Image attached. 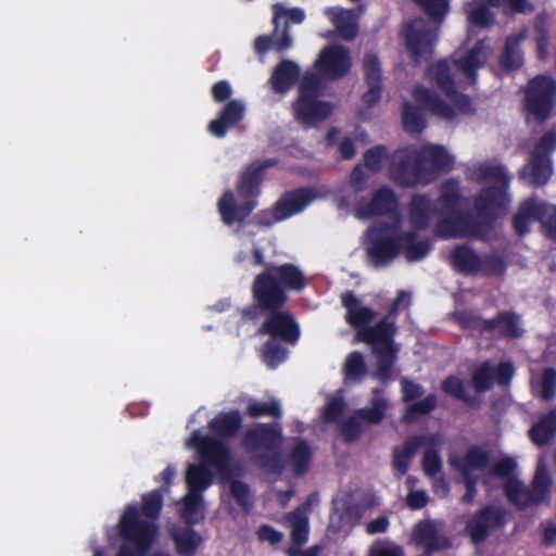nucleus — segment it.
<instances>
[{
  "instance_id": "obj_1",
  "label": "nucleus",
  "mask_w": 556,
  "mask_h": 556,
  "mask_svg": "<svg viewBox=\"0 0 556 556\" xmlns=\"http://www.w3.org/2000/svg\"><path fill=\"white\" fill-rule=\"evenodd\" d=\"M459 188L454 180L442 185L440 198L434 205L425 195L413 198L407 219L394 217L390 225L368 230V254L377 267L391 262L400 251L409 261H419L430 251V242L421 237L432 217L438 215L435 231L443 238L465 237L476 232L469 218L458 212Z\"/></svg>"
},
{
  "instance_id": "obj_2",
  "label": "nucleus",
  "mask_w": 556,
  "mask_h": 556,
  "mask_svg": "<svg viewBox=\"0 0 556 556\" xmlns=\"http://www.w3.org/2000/svg\"><path fill=\"white\" fill-rule=\"evenodd\" d=\"M465 12L469 23L465 47L456 52L452 64L440 61L428 71L429 79L435 83L443 98L422 86H417L413 91L414 100L424 111L445 119L469 110V99L457 92L455 86L473 84L477 70L483 66L492 54L485 38L470 46L473 27L485 28L493 24L494 14L490 7L484 0H471L465 4Z\"/></svg>"
},
{
  "instance_id": "obj_3",
  "label": "nucleus",
  "mask_w": 556,
  "mask_h": 556,
  "mask_svg": "<svg viewBox=\"0 0 556 556\" xmlns=\"http://www.w3.org/2000/svg\"><path fill=\"white\" fill-rule=\"evenodd\" d=\"M186 445L197 448L202 458L201 464L188 466L186 472L188 492L182 498L180 509V515L186 522L195 523L203 519L202 493L212 484V475L207 467L224 475L227 469L228 450L222 442L203 437L199 431L192 433Z\"/></svg>"
},
{
  "instance_id": "obj_4",
  "label": "nucleus",
  "mask_w": 556,
  "mask_h": 556,
  "mask_svg": "<svg viewBox=\"0 0 556 556\" xmlns=\"http://www.w3.org/2000/svg\"><path fill=\"white\" fill-rule=\"evenodd\" d=\"M342 303L346 308L348 323L359 327L354 342H365L372 348L377 357V376L387 379L397 352L393 344L394 323L386 318L375 327H362L372 320L374 312L363 306L352 293L342 294Z\"/></svg>"
},
{
  "instance_id": "obj_5",
  "label": "nucleus",
  "mask_w": 556,
  "mask_h": 556,
  "mask_svg": "<svg viewBox=\"0 0 556 556\" xmlns=\"http://www.w3.org/2000/svg\"><path fill=\"white\" fill-rule=\"evenodd\" d=\"M391 178L404 186L432 181L441 170L453 167L454 156L440 144L400 149L393 155Z\"/></svg>"
},
{
  "instance_id": "obj_6",
  "label": "nucleus",
  "mask_w": 556,
  "mask_h": 556,
  "mask_svg": "<svg viewBox=\"0 0 556 556\" xmlns=\"http://www.w3.org/2000/svg\"><path fill=\"white\" fill-rule=\"evenodd\" d=\"M142 503V514L136 507L128 506L121 518V535L135 547V552L124 545L118 556H143L156 540L154 521L162 508V495L153 491L143 496Z\"/></svg>"
},
{
  "instance_id": "obj_7",
  "label": "nucleus",
  "mask_w": 556,
  "mask_h": 556,
  "mask_svg": "<svg viewBox=\"0 0 556 556\" xmlns=\"http://www.w3.org/2000/svg\"><path fill=\"white\" fill-rule=\"evenodd\" d=\"M516 467L513 458L501 459L494 465V470L489 472L485 486L494 489L503 485L507 498L519 508L545 501L552 488L545 467L542 464L538 466L531 490L518 479Z\"/></svg>"
},
{
  "instance_id": "obj_8",
  "label": "nucleus",
  "mask_w": 556,
  "mask_h": 556,
  "mask_svg": "<svg viewBox=\"0 0 556 556\" xmlns=\"http://www.w3.org/2000/svg\"><path fill=\"white\" fill-rule=\"evenodd\" d=\"M471 180L488 185L476 198L475 208L482 217H496L507 210L509 199L506 194L508 176L498 164L481 163L468 170Z\"/></svg>"
},
{
  "instance_id": "obj_9",
  "label": "nucleus",
  "mask_w": 556,
  "mask_h": 556,
  "mask_svg": "<svg viewBox=\"0 0 556 556\" xmlns=\"http://www.w3.org/2000/svg\"><path fill=\"white\" fill-rule=\"evenodd\" d=\"M305 286L302 271L293 265L271 266L257 275L253 282V293L260 305L275 309L286 300V290H300Z\"/></svg>"
},
{
  "instance_id": "obj_10",
  "label": "nucleus",
  "mask_w": 556,
  "mask_h": 556,
  "mask_svg": "<svg viewBox=\"0 0 556 556\" xmlns=\"http://www.w3.org/2000/svg\"><path fill=\"white\" fill-rule=\"evenodd\" d=\"M271 165L269 161L262 164H252L242 175L239 182V194L244 199L242 203L237 204L230 191L223 194L218 201V211L225 224L231 225L235 222H241L251 213L255 202L250 198L256 194L262 170Z\"/></svg>"
},
{
  "instance_id": "obj_11",
  "label": "nucleus",
  "mask_w": 556,
  "mask_h": 556,
  "mask_svg": "<svg viewBox=\"0 0 556 556\" xmlns=\"http://www.w3.org/2000/svg\"><path fill=\"white\" fill-rule=\"evenodd\" d=\"M321 88V78L316 74L308 73L303 77L298 99L293 103L295 118L302 124L313 126L331 114L330 103L319 99Z\"/></svg>"
},
{
  "instance_id": "obj_12",
  "label": "nucleus",
  "mask_w": 556,
  "mask_h": 556,
  "mask_svg": "<svg viewBox=\"0 0 556 556\" xmlns=\"http://www.w3.org/2000/svg\"><path fill=\"white\" fill-rule=\"evenodd\" d=\"M261 333H268L271 338L263 351V359L270 368H275L286 358V351L278 344L277 338L286 342H295L299 329L292 317L282 311L273 312L260 329Z\"/></svg>"
},
{
  "instance_id": "obj_13",
  "label": "nucleus",
  "mask_w": 556,
  "mask_h": 556,
  "mask_svg": "<svg viewBox=\"0 0 556 556\" xmlns=\"http://www.w3.org/2000/svg\"><path fill=\"white\" fill-rule=\"evenodd\" d=\"M281 442L280 432L266 426H258L250 430L244 439V445L248 450L262 451V454L256 456L257 462L268 472H281L285 468V463L277 455Z\"/></svg>"
},
{
  "instance_id": "obj_14",
  "label": "nucleus",
  "mask_w": 556,
  "mask_h": 556,
  "mask_svg": "<svg viewBox=\"0 0 556 556\" xmlns=\"http://www.w3.org/2000/svg\"><path fill=\"white\" fill-rule=\"evenodd\" d=\"M535 220H541L547 236L556 240V207L534 199H529L516 214L514 227L519 235H525L529 231L530 225Z\"/></svg>"
},
{
  "instance_id": "obj_15",
  "label": "nucleus",
  "mask_w": 556,
  "mask_h": 556,
  "mask_svg": "<svg viewBox=\"0 0 556 556\" xmlns=\"http://www.w3.org/2000/svg\"><path fill=\"white\" fill-rule=\"evenodd\" d=\"M526 105L529 118L544 121L552 110L556 94V84L546 76H539L529 83L526 91Z\"/></svg>"
},
{
  "instance_id": "obj_16",
  "label": "nucleus",
  "mask_w": 556,
  "mask_h": 556,
  "mask_svg": "<svg viewBox=\"0 0 556 556\" xmlns=\"http://www.w3.org/2000/svg\"><path fill=\"white\" fill-rule=\"evenodd\" d=\"M556 146V135L547 132L536 146L529 164L522 169L521 177L532 185H544L552 175L547 153Z\"/></svg>"
},
{
  "instance_id": "obj_17",
  "label": "nucleus",
  "mask_w": 556,
  "mask_h": 556,
  "mask_svg": "<svg viewBox=\"0 0 556 556\" xmlns=\"http://www.w3.org/2000/svg\"><path fill=\"white\" fill-rule=\"evenodd\" d=\"M315 67L324 79L341 78L351 68L349 51L342 46H328L320 51L318 59L315 61Z\"/></svg>"
},
{
  "instance_id": "obj_18",
  "label": "nucleus",
  "mask_w": 556,
  "mask_h": 556,
  "mask_svg": "<svg viewBox=\"0 0 556 556\" xmlns=\"http://www.w3.org/2000/svg\"><path fill=\"white\" fill-rule=\"evenodd\" d=\"M407 49L414 58H421L430 53L437 39L438 27L422 18H416L404 28Z\"/></svg>"
},
{
  "instance_id": "obj_19",
  "label": "nucleus",
  "mask_w": 556,
  "mask_h": 556,
  "mask_svg": "<svg viewBox=\"0 0 556 556\" xmlns=\"http://www.w3.org/2000/svg\"><path fill=\"white\" fill-rule=\"evenodd\" d=\"M413 541L427 552L440 551L451 546L443 525L434 520H424L417 523L413 530Z\"/></svg>"
},
{
  "instance_id": "obj_20",
  "label": "nucleus",
  "mask_w": 556,
  "mask_h": 556,
  "mask_svg": "<svg viewBox=\"0 0 556 556\" xmlns=\"http://www.w3.org/2000/svg\"><path fill=\"white\" fill-rule=\"evenodd\" d=\"M514 375V368L510 363L504 362L497 366L490 363L480 365L472 375V383L477 391L483 392L491 389L494 384H506Z\"/></svg>"
},
{
  "instance_id": "obj_21",
  "label": "nucleus",
  "mask_w": 556,
  "mask_h": 556,
  "mask_svg": "<svg viewBox=\"0 0 556 556\" xmlns=\"http://www.w3.org/2000/svg\"><path fill=\"white\" fill-rule=\"evenodd\" d=\"M505 509L500 506H490L476 515L467 525V532L472 542L483 541L489 533L505 521Z\"/></svg>"
},
{
  "instance_id": "obj_22",
  "label": "nucleus",
  "mask_w": 556,
  "mask_h": 556,
  "mask_svg": "<svg viewBox=\"0 0 556 556\" xmlns=\"http://www.w3.org/2000/svg\"><path fill=\"white\" fill-rule=\"evenodd\" d=\"M317 198L313 189H299L286 193L276 204L275 218L282 220L302 212Z\"/></svg>"
},
{
  "instance_id": "obj_23",
  "label": "nucleus",
  "mask_w": 556,
  "mask_h": 556,
  "mask_svg": "<svg viewBox=\"0 0 556 556\" xmlns=\"http://www.w3.org/2000/svg\"><path fill=\"white\" fill-rule=\"evenodd\" d=\"M397 200L389 188H380L375 192L368 203H359L355 208L358 218H370L376 215H384L395 211Z\"/></svg>"
},
{
  "instance_id": "obj_24",
  "label": "nucleus",
  "mask_w": 556,
  "mask_h": 556,
  "mask_svg": "<svg viewBox=\"0 0 556 556\" xmlns=\"http://www.w3.org/2000/svg\"><path fill=\"white\" fill-rule=\"evenodd\" d=\"M245 105L240 100H231L228 102L218 117L208 124L210 132L218 138L226 135L227 130L237 125L244 116Z\"/></svg>"
},
{
  "instance_id": "obj_25",
  "label": "nucleus",
  "mask_w": 556,
  "mask_h": 556,
  "mask_svg": "<svg viewBox=\"0 0 556 556\" xmlns=\"http://www.w3.org/2000/svg\"><path fill=\"white\" fill-rule=\"evenodd\" d=\"M466 326L473 327L480 331L497 329L501 334L506 337H519L522 333L518 317L510 313L500 314L496 320H484L475 317L470 323L466 324Z\"/></svg>"
},
{
  "instance_id": "obj_26",
  "label": "nucleus",
  "mask_w": 556,
  "mask_h": 556,
  "mask_svg": "<svg viewBox=\"0 0 556 556\" xmlns=\"http://www.w3.org/2000/svg\"><path fill=\"white\" fill-rule=\"evenodd\" d=\"M365 79L368 90L364 94V101L368 105L377 103L381 97V70L378 58L375 54H366L363 62Z\"/></svg>"
},
{
  "instance_id": "obj_27",
  "label": "nucleus",
  "mask_w": 556,
  "mask_h": 556,
  "mask_svg": "<svg viewBox=\"0 0 556 556\" xmlns=\"http://www.w3.org/2000/svg\"><path fill=\"white\" fill-rule=\"evenodd\" d=\"M435 441H438V438L434 434L409 439L402 447L394 451V469L401 475H404L407 471L409 462L417 450L421 447V445L434 444Z\"/></svg>"
},
{
  "instance_id": "obj_28",
  "label": "nucleus",
  "mask_w": 556,
  "mask_h": 556,
  "mask_svg": "<svg viewBox=\"0 0 556 556\" xmlns=\"http://www.w3.org/2000/svg\"><path fill=\"white\" fill-rule=\"evenodd\" d=\"M325 14L330 18L337 33L343 39H353L357 33V14L353 10L328 8Z\"/></svg>"
},
{
  "instance_id": "obj_29",
  "label": "nucleus",
  "mask_w": 556,
  "mask_h": 556,
  "mask_svg": "<svg viewBox=\"0 0 556 556\" xmlns=\"http://www.w3.org/2000/svg\"><path fill=\"white\" fill-rule=\"evenodd\" d=\"M489 455L485 451L478 447L471 448L459 464V469L465 479H476L483 476V483L485 484L489 472L494 470L493 467L485 471Z\"/></svg>"
},
{
  "instance_id": "obj_30",
  "label": "nucleus",
  "mask_w": 556,
  "mask_h": 556,
  "mask_svg": "<svg viewBox=\"0 0 556 556\" xmlns=\"http://www.w3.org/2000/svg\"><path fill=\"white\" fill-rule=\"evenodd\" d=\"M556 435V410L541 415L529 430L531 441L543 446L548 444Z\"/></svg>"
},
{
  "instance_id": "obj_31",
  "label": "nucleus",
  "mask_w": 556,
  "mask_h": 556,
  "mask_svg": "<svg viewBox=\"0 0 556 556\" xmlns=\"http://www.w3.org/2000/svg\"><path fill=\"white\" fill-rule=\"evenodd\" d=\"M298 75L299 66L292 61L285 60L276 66L269 83L275 91L286 92L290 89Z\"/></svg>"
},
{
  "instance_id": "obj_32",
  "label": "nucleus",
  "mask_w": 556,
  "mask_h": 556,
  "mask_svg": "<svg viewBox=\"0 0 556 556\" xmlns=\"http://www.w3.org/2000/svg\"><path fill=\"white\" fill-rule=\"evenodd\" d=\"M172 538L181 556H193L202 543L200 534L189 527L172 530Z\"/></svg>"
},
{
  "instance_id": "obj_33",
  "label": "nucleus",
  "mask_w": 556,
  "mask_h": 556,
  "mask_svg": "<svg viewBox=\"0 0 556 556\" xmlns=\"http://www.w3.org/2000/svg\"><path fill=\"white\" fill-rule=\"evenodd\" d=\"M292 46V38L289 35L287 28H282L275 26L274 33L270 37L268 36H260L255 39L254 48L258 53H263L268 49H274L278 52H282L289 49Z\"/></svg>"
},
{
  "instance_id": "obj_34",
  "label": "nucleus",
  "mask_w": 556,
  "mask_h": 556,
  "mask_svg": "<svg viewBox=\"0 0 556 556\" xmlns=\"http://www.w3.org/2000/svg\"><path fill=\"white\" fill-rule=\"evenodd\" d=\"M291 536L295 546L306 543L308 538V517L305 508L295 509L289 517Z\"/></svg>"
},
{
  "instance_id": "obj_35",
  "label": "nucleus",
  "mask_w": 556,
  "mask_h": 556,
  "mask_svg": "<svg viewBox=\"0 0 556 556\" xmlns=\"http://www.w3.org/2000/svg\"><path fill=\"white\" fill-rule=\"evenodd\" d=\"M273 14L274 25L276 27L283 25V28L287 29L290 24H301L305 20V13L302 9L288 8L281 3L273 5Z\"/></svg>"
},
{
  "instance_id": "obj_36",
  "label": "nucleus",
  "mask_w": 556,
  "mask_h": 556,
  "mask_svg": "<svg viewBox=\"0 0 556 556\" xmlns=\"http://www.w3.org/2000/svg\"><path fill=\"white\" fill-rule=\"evenodd\" d=\"M311 459V447L305 442L300 441L294 445L288 465L295 475H303L308 470Z\"/></svg>"
},
{
  "instance_id": "obj_37",
  "label": "nucleus",
  "mask_w": 556,
  "mask_h": 556,
  "mask_svg": "<svg viewBox=\"0 0 556 556\" xmlns=\"http://www.w3.org/2000/svg\"><path fill=\"white\" fill-rule=\"evenodd\" d=\"M396 151L390 156L387 153V149L383 146H377L372 149H369L364 154V165L370 172L380 170L386 164L389 165V175L391 176V168L393 164V155Z\"/></svg>"
},
{
  "instance_id": "obj_38",
  "label": "nucleus",
  "mask_w": 556,
  "mask_h": 556,
  "mask_svg": "<svg viewBox=\"0 0 556 556\" xmlns=\"http://www.w3.org/2000/svg\"><path fill=\"white\" fill-rule=\"evenodd\" d=\"M240 415L238 412L224 413L216 416L211 421L212 430L223 437L233 434L240 426Z\"/></svg>"
},
{
  "instance_id": "obj_39",
  "label": "nucleus",
  "mask_w": 556,
  "mask_h": 556,
  "mask_svg": "<svg viewBox=\"0 0 556 556\" xmlns=\"http://www.w3.org/2000/svg\"><path fill=\"white\" fill-rule=\"evenodd\" d=\"M533 388L542 400H552L556 394V371L551 368L545 369L542 376L534 380Z\"/></svg>"
},
{
  "instance_id": "obj_40",
  "label": "nucleus",
  "mask_w": 556,
  "mask_h": 556,
  "mask_svg": "<svg viewBox=\"0 0 556 556\" xmlns=\"http://www.w3.org/2000/svg\"><path fill=\"white\" fill-rule=\"evenodd\" d=\"M451 263L460 271H472L479 265L476 254L466 247H458L454 250L451 256Z\"/></svg>"
},
{
  "instance_id": "obj_41",
  "label": "nucleus",
  "mask_w": 556,
  "mask_h": 556,
  "mask_svg": "<svg viewBox=\"0 0 556 556\" xmlns=\"http://www.w3.org/2000/svg\"><path fill=\"white\" fill-rule=\"evenodd\" d=\"M402 119L404 129L410 134L420 132L425 128L422 111L410 103L404 104Z\"/></svg>"
},
{
  "instance_id": "obj_42",
  "label": "nucleus",
  "mask_w": 556,
  "mask_h": 556,
  "mask_svg": "<svg viewBox=\"0 0 556 556\" xmlns=\"http://www.w3.org/2000/svg\"><path fill=\"white\" fill-rule=\"evenodd\" d=\"M236 262L244 269L262 266L264 264L263 251L254 243L245 244L243 250L237 254Z\"/></svg>"
},
{
  "instance_id": "obj_43",
  "label": "nucleus",
  "mask_w": 556,
  "mask_h": 556,
  "mask_svg": "<svg viewBox=\"0 0 556 556\" xmlns=\"http://www.w3.org/2000/svg\"><path fill=\"white\" fill-rule=\"evenodd\" d=\"M523 35L510 36L507 38L505 46V53L502 60L503 66L508 70L518 68L522 64V55L518 50L520 41L523 39Z\"/></svg>"
},
{
  "instance_id": "obj_44",
  "label": "nucleus",
  "mask_w": 556,
  "mask_h": 556,
  "mask_svg": "<svg viewBox=\"0 0 556 556\" xmlns=\"http://www.w3.org/2000/svg\"><path fill=\"white\" fill-rule=\"evenodd\" d=\"M388 406V400L379 394H376L371 400L370 407L359 410L358 415L369 424H379L383 419L384 412Z\"/></svg>"
},
{
  "instance_id": "obj_45",
  "label": "nucleus",
  "mask_w": 556,
  "mask_h": 556,
  "mask_svg": "<svg viewBox=\"0 0 556 556\" xmlns=\"http://www.w3.org/2000/svg\"><path fill=\"white\" fill-rule=\"evenodd\" d=\"M343 372L346 380L357 381L366 374L364 357L358 352L351 353L344 363Z\"/></svg>"
},
{
  "instance_id": "obj_46",
  "label": "nucleus",
  "mask_w": 556,
  "mask_h": 556,
  "mask_svg": "<svg viewBox=\"0 0 556 556\" xmlns=\"http://www.w3.org/2000/svg\"><path fill=\"white\" fill-rule=\"evenodd\" d=\"M248 413L253 417L261 415L280 417L281 409L279 403L276 400H270L268 402H257L253 400L248 404Z\"/></svg>"
},
{
  "instance_id": "obj_47",
  "label": "nucleus",
  "mask_w": 556,
  "mask_h": 556,
  "mask_svg": "<svg viewBox=\"0 0 556 556\" xmlns=\"http://www.w3.org/2000/svg\"><path fill=\"white\" fill-rule=\"evenodd\" d=\"M435 437L438 438V441H435L434 444L425 445L428 450L425 453L422 466L426 475L429 477H434L439 473L442 466L441 458L437 452L432 450V447L437 446L441 442V439L438 435Z\"/></svg>"
},
{
  "instance_id": "obj_48",
  "label": "nucleus",
  "mask_w": 556,
  "mask_h": 556,
  "mask_svg": "<svg viewBox=\"0 0 556 556\" xmlns=\"http://www.w3.org/2000/svg\"><path fill=\"white\" fill-rule=\"evenodd\" d=\"M435 403H437L435 396L428 395L425 399H422L421 401L412 404L407 408L404 418L407 421H410L415 418L416 415L427 414L434 408Z\"/></svg>"
},
{
  "instance_id": "obj_49",
  "label": "nucleus",
  "mask_w": 556,
  "mask_h": 556,
  "mask_svg": "<svg viewBox=\"0 0 556 556\" xmlns=\"http://www.w3.org/2000/svg\"><path fill=\"white\" fill-rule=\"evenodd\" d=\"M344 407V400L341 394L332 395L328 399L325 409L323 412V418L326 421H334L341 414Z\"/></svg>"
},
{
  "instance_id": "obj_50",
  "label": "nucleus",
  "mask_w": 556,
  "mask_h": 556,
  "mask_svg": "<svg viewBox=\"0 0 556 556\" xmlns=\"http://www.w3.org/2000/svg\"><path fill=\"white\" fill-rule=\"evenodd\" d=\"M368 556H403L395 544L388 541H377L369 548Z\"/></svg>"
},
{
  "instance_id": "obj_51",
  "label": "nucleus",
  "mask_w": 556,
  "mask_h": 556,
  "mask_svg": "<svg viewBox=\"0 0 556 556\" xmlns=\"http://www.w3.org/2000/svg\"><path fill=\"white\" fill-rule=\"evenodd\" d=\"M431 16L441 17L447 10L446 0H416Z\"/></svg>"
},
{
  "instance_id": "obj_52",
  "label": "nucleus",
  "mask_w": 556,
  "mask_h": 556,
  "mask_svg": "<svg viewBox=\"0 0 556 556\" xmlns=\"http://www.w3.org/2000/svg\"><path fill=\"white\" fill-rule=\"evenodd\" d=\"M442 389L444 392H446L455 397L466 401L464 386L458 378H455V377L447 378L446 380L443 381Z\"/></svg>"
},
{
  "instance_id": "obj_53",
  "label": "nucleus",
  "mask_w": 556,
  "mask_h": 556,
  "mask_svg": "<svg viewBox=\"0 0 556 556\" xmlns=\"http://www.w3.org/2000/svg\"><path fill=\"white\" fill-rule=\"evenodd\" d=\"M362 431V425L356 417H351L342 425V433L349 441L355 440Z\"/></svg>"
},
{
  "instance_id": "obj_54",
  "label": "nucleus",
  "mask_w": 556,
  "mask_h": 556,
  "mask_svg": "<svg viewBox=\"0 0 556 556\" xmlns=\"http://www.w3.org/2000/svg\"><path fill=\"white\" fill-rule=\"evenodd\" d=\"M403 397L406 402L413 401L424 394V390L419 384H416L407 379H402Z\"/></svg>"
},
{
  "instance_id": "obj_55",
  "label": "nucleus",
  "mask_w": 556,
  "mask_h": 556,
  "mask_svg": "<svg viewBox=\"0 0 556 556\" xmlns=\"http://www.w3.org/2000/svg\"><path fill=\"white\" fill-rule=\"evenodd\" d=\"M232 89L228 81L220 80L212 87V96L216 102H223L231 96Z\"/></svg>"
},
{
  "instance_id": "obj_56",
  "label": "nucleus",
  "mask_w": 556,
  "mask_h": 556,
  "mask_svg": "<svg viewBox=\"0 0 556 556\" xmlns=\"http://www.w3.org/2000/svg\"><path fill=\"white\" fill-rule=\"evenodd\" d=\"M257 536L261 541L268 542L270 544H277L282 539V534L269 526L260 527L257 530Z\"/></svg>"
},
{
  "instance_id": "obj_57",
  "label": "nucleus",
  "mask_w": 556,
  "mask_h": 556,
  "mask_svg": "<svg viewBox=\"0 0 556 556\" xmlns=\"http://www.w3.org/2000/svg\"><path fill=\"white\" fill-rule=\"evenodd\" d=\"M368 180L367 174L364 172L362 165L355 166L351 174V186L356 190L361 191L366 186Z\"/></svg>"
},
{
  "instance_id": "obj_58",
  "label": "nucleus",
  "mask_w": 556,
  "mask_h": 556,
  "mask_svg": "<svg viewBox=\"0 0 556 556\" xmlns=\"http://www.w3.org/2000/svg\"><path fill=\"white\" fill-rule=\"evenodd\" d=\"M352 526H353V523L350 522L349 514L344 515L343 513L334 511L331 515L330 527L333 530L340 531V530H344L346 528H351Z\"/></svg>"
},
{
  "instance_id": "obj_59",
  "label": "nucleus",
  "mask_w": 556,
  "mask_h": 556,
  "mask_svg": "<svg viewBox=\"0 0 556 556\" xmlns=\"http://www.w3.org/2000/svg\"><path fill=\"white\" fill-rule=\"evenodd\" d=\"M427 494L424 491H410L407 495V504L413 509H418L427 504Z\"/></svg>"
},
{
  "instance_id": "obj_60",
  "label": "nucleus",
  "mask_w": 556,
  "mask_h": 556,
  "mask_svg": "<svg viewBox=\"0 0 556 556\" xmlns=\"http://www.w3.org/2000/svg\"><path fill=\"white\" fill-rule=\"evenodd\" d=\"M232 495L242 504L245 505L249 498V490L247 485L240 481H232L230 484Z\"/></svg>"
},
{
  "instance_id": "obj_61",
  "label": "nucleus",
  "mask_w": 556,
  "mask_h": 556,
  "mask_svg": "<svg viewBox=\"0 0 556 556\" xmlns=\"http://www.w3.org/2000/svg\"><path fill=\"white\" fill-rule=\"evenodd\" d=\"M389 527V520L387 517H379L367 523L366 531L369 534L382 533Z\"/></svg>"
},
{
  "instance_id": "obj_62",
  "label": "nucleus",
  "mask_w": 556,
  "mask_h": 556,
  "mask_svg": "<svg viewBox=\"0 0 556 556\" xmlns=\"http://www.w3.org/2000/svg\"><path fill=\"white\" fill-rule=\"evenodd\" d=\"M505 2L509 9L520 13H527L533 9L528 0H505Z\"/></svg>"
},
{
  "instance_id": "obj_63",
  "label": "nucleus",
  "mask_w": 556,
  "mask_h": 556,
  "mask_svg": "<svg viewBox=\"0 0 556 556\" xmlns=\"http://www.w3.org/2000/svg\"><path fill=\"white\" fill-rule=\"evenodd\" d=\"M339 152L343 159H351L355 154V147L353 141L350 138H344L339 143Z\"/></svg>"
},
{
  "instance_id": "obj_64",
  "label": "nucleus",
  "mask_w": 556,
  "mask_h": 556,
  "mask_svg": "<svg viewBox=\"0 0 556 556\" xmlns=\"http://www.w3.org/2000/svg\"><path fill=\"white\" fill-rule=\"evenodd\" d=\"M321 547L319 545L313 546L305 551H300L299 546H293L289 549V556H318Z\"/></svg>"
}]
</instances>
